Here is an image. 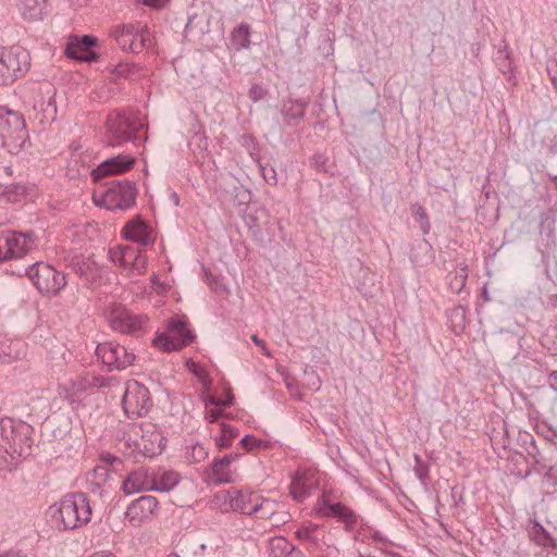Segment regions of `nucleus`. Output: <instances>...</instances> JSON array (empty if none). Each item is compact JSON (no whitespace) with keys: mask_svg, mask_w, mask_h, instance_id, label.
I'll return each mask as SVG.
<instances>
[{"mask_svg":"<svg viewBox=\"0 0 557 557\" xmlns=\"http://www.w3.org/2000/svg\"><path fill=\"white\" fill-rule=\"evenodd\" d=\"M28 133L23 115L7 107H0V140L1 146L11 154L24 148Z\"/></svg>","mask_w":557,"mask_h":557,"instance_id":"7ed1b4c3","label":"nucleus"},{"mask_svg":"<svg viewBox=\"0 0 557 557\" xmlns=\"http://www.w3.org/2000/svg\"><path fill=\"white\" fill-rule=\"evenodd\" d=\"M265 95H267V90L258 84L252 85L248 92V97L253 102H257V101L263 99Z\"/></svg>","mask_w":557,"mask_h":557,"instance_id":"5fc2aeb1","label":"nucleus"},{"mask_svg":"<svg viewBox=\"0 0 557 557\" xmlns=\"http://www.w3.org/2000/svg\"><path fill=\"white\" fill-rule=\"evenodd\" d=\"M134 32H135V25L127 24V25L116 26L111 32V35L114 37V39L116 40V44L121 47V49L127 51L132 47Z\"/></svg>","mask_w":557,"mask_h":557,"instance_id":"c756f323","label":"nucleus"},{"mask_svg":"<svg viewBox=\"0 0 557 557\" xmlns=\"http://www.w3.org/2000/svg\"><path fill=\"white\" fill-rule=\"evenodd\" d=\"M259 168L263 180L272 186L277 185V173L276 170L270 164H262L259 162Z\"/></svg>","mask_w":557,"mask_h":557,"instance_id":"c03bdc74","label":"nucleus"},{"mask_svg":"<svg viewBox=\"0 0 557 557\" xmlns=\"http://www.w3.org/2000/svg\"><path fill=\"white\" fill-rule=\"evenodd\" d=\"M108 145L120 147L137 138V133L143 127L139 119L124 111H114L107 119Z\"/></svg>","mask_w":557,"mask_h":557,"instance_id":"423d86ee","label":"nucleus"},{"mask_svg":"<svg viewBox=\"0 0 557 557\" xmlns=\"http://www.w3.org/2000/svg\"><path fill=\"white\" fill-rule=\"evenodd\" d=\"M98 39L91 35L71 36L64 53L67 58L79 62L91 63L99 59V54L94 50Z\"/></svg>","mask_w":557,"mask_h":557,"instance_id":"4468645a","label":"nucleus"},{"mask_svg":"<svg viewBox=\"0 0 557 557\" xmlns=\"http://www.w3.org/2000/svg\"><path fill=\"white\" fill-rule=\"evenodd\" d=\"M412 215L416 222L419 223L422 233L424 235L429 234L431 230V224L425 209L421 205L414 203L412 206Z\"/></svg>","mask_w":557,"mask_h":557,"instance_id":"ea45409f","label":"nucleus"},{"mask_svg":"<svg viewBox=\"0 0 557 557\" xmlns=\"http://www.w3.org/2000/svg\"><path fill=\"white\" fill-rule=\"evenodd\" d=\"M153 406L149 389L137 381L127 382L122 407L128 419L146 417Z\"/></svg>","mask_w":557,"mask_h":557,"instance_id":"1a4fd4ad","label":"nucleus"},{"mask_svg":"<svg viewBox=\"0 0 557 557\" xmlns=\"http://www.w3.org/2000/svg\"><path fill=\"white\" fill-rule=\"evenodd\" d=\"M433 247L426 239H420L412 246L410 261L414 267H425L433 262Z\"/></svg>","mask_w":557,"mask_h":557,"instance_id":"5701e85b","label":"nucleus"},{"mask_svg":"<svg viewBox=\"0 0 557 557\" xmlns=\"http://www.w3.org/2000/svg\"><path fill=\"white\" fill-rule=\"evenodd\" d=\"M135 33L138 36L140 41L146 44L147 41L150 40L149 39L150 34H149L147 26H143V27L135 26Z\"/></svg>","mask_w":557,"mask_h":557,"instance_id":"338daca9","label":"nucleus"},{"mask_svg":"<svg viewBox=\"0 0 557 557\" xmlns=\"http://www.w3.org/2000/svg\"><path fill=\"white\" fill-rule=\"evenodd\" d=\"M96 356L108 371H122L135 361V354L115 342L98 344Z\"/></svg>","mask_w":557,"mask_h":557,"instance_id":"9b49d317","label":"nucleus"},{"mask_svg":"<svg viewBox=\"0 0 557 557\" xmlns=\"http://www.w3.org/2000/svg\"><path fill=\"white\" fill-rule=\"evenodd\" d=\"M311 165L318 171H326L325 164L327 162V158L323 154H314L311 160Z\"/></svg>","mask_w":557,"mask_h":557,"instance_id":"13d9d810","label":"nucleus"},{"mask_svg":"<svg viewBox=\"0 0 557 557\" xmlns=\"http://www.w3.org/2000/svg\"><path fill=\"white\" fill-rule=\"evenodd\" d=\"M194 126H197V132L195 135H193L191 139L197 141V145L200 149H206L208 145L207 136L197 119H195Z\"/></svg>","mask_w":557,"mask_h":557,"instance_id":"8fccbe9b","label":"nucleus"},{"mask_svg":"<svg viewBox=\"0 0 557 557\" xmlns=\"http://www.w3.org/2000/svg\"><path fill=\"white\" fill-rule=\"evenodd\" d=\"M134 164L135 158L133 156L121 153L102 161L91 171V177L94 181H99L108 175L123 174L131 170Z\"/></svg>","mask_w":557,"mask_h":557,"instance_id":"f3484780","label":"nucleus"},{"mask_svg":"<svg viewBox=\"0 0 557 557\" xmlns=\"http://www.w3.org/2000/svg\"><path fill=\"white\" fill-rule=\"evenodd\" d=\"M34 428L21 420L0 419V470L16 467L33 453Z\"/></svg>","mask_w":557,"mask_h":557,"instance_id":"f257e3e1","label":"nucleus"},{"mask_svg":"<svg viewBox=\"0 0 557 557\" xmlns=\"http://www.w3.org/2000/svg\"><path fill=\"white\" fill-rule=\"evenodd\" d=\"M52 521L58 530H75L91 519V507L85 493H72L51 507Z\"/></svg>","mask_w":557,"mask_h":557,"instance_id":"f03ea898","label":"nucleus"},{"mask_svg":"<svg viewBox=\"0 0 557 557\" xmlns=\"http://www.w3.org/2000/svg\"><path fill=\"white\" fill-rule=\"evenodd\" d=\"M26 187L20 183L2 184L0 183V200L7 202H16L26 194Z\"/></svg>","mask_w":557,"mask_h":557,"instance_id":"2f4dec72","label":"nucleus"},{"mask_svg":"<svg viewBox=\"0 0 557 557\" xmlns=\"http://www.w3.org/2000/svg\"><path fill=\"white\" fill-rule=\"evenodd\" d=\"M189 456L194 462L199 463L208 458L209 451L202 444H195L190 449Z\"/></svg>","mask_w":557,"mask_h":557,"instance_id":"de8ad7c7","label":"nucleus"},{"mask_svg":"<svg viewBox=\"0 0 557 557\" xmlns=\"http://www.w3.org/2000/svg\"><path fill=\"white\" fill-rule=\"evenodd\" d=\"M494 61L498 70L508 78L511 79L513 74L511 51L508 45L499 48L494 57Z\"/></svg>","mask_w":557,"mask_h":557,"instance_id":"c85d7f7f","label":"nucleus"},{"mask_svg":"<svg viewBox=\"0 0 557 557\" xmlns=\"http://www.w3.org/2000/svg\"><path fill=\"white\" fill-rule=\"evenodd\" d=\"M529 534L531 540L540 546H556L555 540L550 536L548 531H546L545 528L539 522L533 523V525L530 528Z\"/></svg>","mask_w":557,"mask_h":557,"instance_id":"473e14b6","label":"nucleus"},{"mask_svg":"<svg viewBox=\"0 0 557 557\" xmlns=\"http://www.w3.org/2000/svg\"><path fill=\"white\" fill-rule=\"evenodd\" d=\"M231 42L236 50L247 49L250 46V26L247 23L239 24L231 33Z\"/></svg>","mask_w":557,"mask_h":557,"instance_id":"7c9ffc66","label":"nucleus"},{"mask_svg":"<svg viewBox=\"0 0 557 557\" xmlns=\"http://www.w3.org/2000/svg\"><path fill=\"white\" fill-rule=\"evenodd\" d=\"M123 251L125 252V261L123 268L127 269L133 261H136V258L140 255V252L132 246H123Z\"/></svg>","mask_w":557,"mask_h":557,"instance_id":"603ef678","label":"nucleus"},{"mask_svg":"<svg viewBox=\"0 0 557 557\" xmlns=\"http://www.w3.org/2000/svg\"><path fill=\"white\" fill-rule=\"evenodd\" d=\"M280 112L285 127L297 126L305 117L306 103L299 100L286 101L282 104Z\"/></svg>","mask_w":557,"mask_h":557,"instance_id":"4be33fe9","label":"nucleus"},{"mask_svg":"<svg viewBox=\"0 0 557 557\" xmlns=\"http://www.w3.org/2000/svg\"><path fill=\"white\" fill-rule=\"evenodd\" d=\"M543 263L545 264V272L547 277L557 284V260L555 259L553 264H550L549 258L543 255Z\"/></svg>","mask_w":557,"mask_h":557,"instance_id":"3c124183","label":"nucleus"},{"mask_svg":"<svg viewBox=\"0 0 557 557\" xmlns=\"http://www.w3.org/2000/svg\"><path fill=\"white\" fill-rule=\"evenodd\" d=\"M547 383L549 387L554 391H557V370L552 371L547 376Z\"/></svg>","mask_w":557,"mask_h":557,"instance_id":"774afa93","label":"nucleus"},{"mask_svg":"<svg viewBox=\"0 0 557 557\" xmlns=\"http://www.w3.org/2000/svg\"><path fill=\"white\" fill-rule=\"evenodd\" d=\"M317 511L322 517L337 519L344 523L346 531H352L358 524V515L342 503H332L330 499L323 498Z\"/></svg>","mask_w":557,"mask_h":557,"instance_id":"dca6fc26","label":"nucleus"},{"mask_svg":"<svg viewBox=\"0 0 557 557\" xmlns=\"http://www.w3.org/2000/svg\"><path fill=\"white\" fill-rule=\"evenodd\" d=\"M542 345L546 347L552 355L557 356V343H552L550 345V336L545 334L542 338Z\"/></svg>","mask_w":557,"mask_h":557,"instance_id":"69168bd1","label":"nucleus"},{"mask_svg":"<svg viewBox=\"0 0 557 557\" xmlns=\"http://www.w3.org/2000/svg\"><path fill=\"white\" fill-rule=\"evenodd\" d=\"M210 481L214 484H225L233 481L228 458H216L212 461L208 474Z\"/></svg>","mask_w":557,"mask_h":557,"instance_id":"393cba45","label":"nucleus"},{"mask_svg":"<svg viewBox=\"0 0 557 557\" xmlns=\"http://www.w3.org/2000/svg\"><path fill=\"white\" fill-rule=\"evenodd\" d=\"M238 436V429L222 422L221 435L215 438V444L220 449H226L232 446L233 440Z\"/></svg>","mask_w":557,"mask_h":557,"instance_id":"72a5a7b5","label":"nucleus"},{"mask_svg":"<svg viewBox=\"0 0 557 557\" xmlns=\"http://www.w3.org/2000/svg\"><path fill=\"white\" fill-rule=\"evenodd\" d=\"M146 267V258L141 256V253L136 258V261H133L127 269H129L135 274H141Z\"/></svg>","mask_w":557,"mask_h":557,"instance_id":"6e6d98bb","label":"nucleus"},{"mask_svg":"<svg viewBox=\"0 0 557 557\" xmlns=\"http://www.w3.org/2000/svg\"><path fill=\"white\" fill-rule=\"evenodd\" d=\"M414 473L418 479L425 484L429 479V466L422 460L419 455H414Z\"/></svg>","mask_w":557,"mask_h":557,"instance_id":"37998d69","label":"nucleus"},{"mask_svg":"<svg viewBox=\"0 0 557 557\" xmlns=\"http://www.w3.org/2000/svg\"><path fill=\"white\" fill-rule=\"evenodd\" d=\"M268 553L271 557H288L292 554H297L304 557L301 550L295 545L290 544L284 536H274L269 540Z\"/></svg>","mask_w":557,"mask_h":557,"instance_id":"b1692460","label":"nucleus"},{"mask_svg":"<svg viewBox=\"0 0 557 557\" xmlns=\"http://www.w3.org/2000/svg\"><path fill=\"white\" fill-rule=\"evenodd\" d=\"M223 416V410L221 408H210L206 411V419L210 422H216Z\"/></svg>","mask_w":557,"mask_h":557,"instance_id":"e2e57ef3","label":"nucleus"},{"mask_svg":"<svg viewBox=\"0 0 557 557\" xmlns=\"http://www.w3.org/2000/svg\"><path fill=\"white\" fill-rule=\"evenodd\" d=\"M158 499L151 495H144L133 500L125 512L126 518L133 525L150 519L158 510Z\"/></svg>","mask_w":557,"mask_h":557,"instance_id":"a211bd4d","label":"nucleus"},{"mask_svg":"<svg viewBox=\"0 0 557 557\" xmlns=\"http://www.w3.org/2000/svg\"><path fill=\"white\" fill-rule=\"evenodd\" d=\"M264 442L262 440L256 438L251 434L245 435L240 442L239 445L247 451H252L257 448L262 447Z\"/></svg>","mask_w":557,"mask_h":557,"instance_id":"a18cd8bd","label":"nucleus"},{"mask_svg":"<svg viewBox=\"0 0 557 557\" xmlns=\"http://www.w3.org/2000/svg\"><path fill=\"white\" fill-rule=\"evenodd\" d=\"M113 72L120 77L135 81L139 78L141 67L136 63L121 62L115 65Z\"/></svg>","mask_w":557,"mask_h":557,"instance_id":"c9c22d12","label":"nucleus"},{"mask_svg":"<svg viewBox=\"0 0 557 557\" xmlns=\"http://www.w3.org/2000/svg\"><path fill=\"white\" fill-rule=\"evenodd\" d=\"M144 5L160 10L163 9L171 0H139Z\"/></svg>","mask_w":557,"mask_h":557,"instance_id":"0e129e2a","label":"nucleus"},{"mask_svg":"<svg viewBox=\"0 0 557 557\" xmlns=\"http://www.w3.org/2000/svg\"><path fill=\"white\" fill-rule=\"evenodd\" d=\"M146 322V317L134 314L122 306L114 307L109 313L111 327L123 334L138 335Z\"/></svg>","mask_w":557,"mask_h":557,"instance_id":"ddd939ff","label":"nucleus"},{"mask_svg":"<svg viewBox=\"0 0 557 557\" xmlns=\"http://www.w3.org/2000/svg\"><path fill=\"white\" fill-rule=\"evenodd\" d=\"M137 188L129 180H111L107 183L103 193L94 194L97 206H103L108 210H127L135 205Z\"/></svg>","mask_w":557,"mask_h":557,"instance_id":"39448f33","label":"nucleus"},{"mask_svg":"<svg viewBox=\"0 0 557 557\" xmlns=\"http://www.w3.org/2000/svg\"><path fill=\"white\" fill-rule=\"evenodd\" d=\"M122 490L128 495L143 491H153V471L140 467L129 472L122 483Z\"/></svg>","mask_w":557,"mask_h":557,"instance_id":"6ab92c4d","label":"nucleus"},{"mask_svg":"<svg viewBox=\"0 0 557 557\" xmlns=\"http://www.w3.org/2000/svg\"><path fill=\"white\" fill-rule=\"evenodd\" d=\"M26 275L37 290L46 296L58 295L66 285V275L46 262L29 265Z\"/></svg>","mask_w":557,"mask_h":557,"instance_id":"0eeeda50","label":"nucleus"},{"mask_svg":"<svg viewBox=\"0 0 557 557\" xmlns=\"http://www.w3.org/2000/svg\"><path fill=\"white\" fill-rule=\"evenodd\" d=\"M91 376L92 373H85L84 375L78 376L75 381L72 382V389L74 393H86L90 388L91 385Z\"/></svg>","mask_w":557,"mask_h":557,"instance_id":"a19ab883","label":"nucleus"},{"mask_svg":"<svg viewBox=\"0 0 557 557\" xmlns=\"http://www.w3.org/2000/svg\"><path fill=\"white\" fill-rule=\"evenodd\" d=\"M235 397L233 394L228 393L224 399L218 398L214 396H209L206 405L208 406H214L220 408L230 407L234 404Z\"/></svg>","mask_w":557,"mask_h":557,"instance_id":"49530a36","label":"nucleus"},{"mask_svg":"<svg viewBox=\"0 0 557 557\" xmlns=\"http://www.w3.org/2000/svg\"><path fill=\"white\" fill-rule=\"evenodd\" d=\"M356 540H359L369 545H374L377 549H380V547L385 548V546L391 544V541H388L384 534L367 525L360 527L356 535Z\"/></svg>","mask_w":557,"mask_h":557,"instance_id":"cd10ccee","label":"nucleus"},{"mask_svg":"<svg viewBox=\"0 0 557 557\" xmlns=\"http://www.w3.org/2000/svg\"><path fill=\"white\" fill-rule=\"evenodd\" d=\"M555 223V220L549 216L548 214H542L540 220V231L544 232L547 230V234L549 235L553 232V225Z\"/></svg>","mask_w":557,"mask_h":557,"instance_id":"4d7b16f0","label":"nucleus"},{"mask_svg":"<svg viewBox=\"0 0 557 557\" xmlns=\"http://www.w3.org/2000/svg\"><path fill=\"white\" fill-rule=\"evenodd\" d=\"M119 384V381L115 376H103L100 374H94L91 376V385L92 388H111Z\"/></svg>","mask_w":557,"mask_h":557,"instance_id":"79ce46f5","label":"nucleus"},{"mask_svg":"<svg viewBox=\"0 0 557 557\" xmlns=\"http://www.w3.org/2000/svg\"><path fill=\"white\" fill-rule=\"evenodd\" d=\"M181 481L178 472L165 470L161 473L153 472V491L169 492L173 490Z\"/></svg>","mask_w":557,"mask_h":557,"instance_id":"bb28decb","label":"nucleus"},{"mask_svg":"<svg viewBox=\"0 0 557 557\" xmlns=\"http://www.w3.org/2000/svg\"><path fill=\"white\" fill-rule=\"evenodd\" d=\"M127 240L148 246L153 243L150 227L140 219L131 220L122 231Z\"/></svg>","mask_w":557,"mask_h":557,"instance_id":"412c9836","label":"nucleus"},{"mask_svg":"<svg viewBox=\"0 0 557 557\" xmlns=\"http://www.w3.org/2000/svg\"><path fill=\"white\" fill-rule=\"evenodd\" d=\"M17 7L24 18L41 20L48 7V0H17Z\"/></svg>","mask_w":557,"mask_h":557,"instance_id":"a878e982","label":"nucleus"},{"mask_svg":"<svg viewBox=\"0 0 557 557\" xmlns=\"http://www.w3.org/2000/svg\"><path fill=\"white\" fill-rule=\"evenodd\" d=\"M239 143L242 146L246 147L250 153H252V150H255L257 146L255 137L249 134L242 135Z\"/></svg>","mask_w":557,"mask_h":557,"instance_id":"bf43d9fd","label":"nucleus"},{"mask_svg":"<svg viewBox=\"0 0 557 557\" xmlns=\"http://www.w3.org/2000/svg\"><path fill=\"white\" fill-rule=\"evenodd\" d=\"M289 494L293 497V499H295L298 503H301L308 497L309 490L299 478H294L289 485Z\"/></svg>","mask_w":557,"mask_h":557,"instance_id":"58836bf2","label":"nucleus"},{"mask_svg":"<svg viewBox=\"0 0 557 557\" xmlns=\"http://www.w3.org/2000/svg\"><path fill=\"white\" fill-rule=\"evenodd\" d=\"M195 337L185 321L172 318L166 323L165 332L156 336L153 345L163 351H175L189 345Z\"/></svg>","mask_w":557,"mask_h":557,"instance_id":"9d476101","label":"nucleus"},{"mask_svg":"<svg viewBox=\"0 0 557 557\" xmlns=\"http://www.w3.org/2000/svg\"><path fill=\"white\" fill-rule=\"evenodd\" d=\"M0 59L12 82L26 73L30 65L28 51L20 46L1 49Z\"/></svg>","mask_w":557,"mask_h":557,"instance_id":"2eb2a0df","label":"nucleus"},{"mask_svg":"<svg viewBox=\"0 0 557 557\" xmlns=\"http://www.w3.org/2000/svg\"><path fill=\"white\" fill-rule=\"evenodd\" d=\"M141 431L143 434L138 447L143 454L149 458L160 455L165 446V437L153 424H147L145 429L141 426Z\"/></svg>","mask_w":557,"mask_h":557,"instance_id":"aec40b11","label":"nucleus"},{"mask_svg":"<svg viewBox=\"0 0 557 557\" xmlns=\"http://www.w3.org/2000/svg\"><path fill=\"white\" fill-rule=\"evenodd\" d=\"M109 255L114 263H117L121 267H123L125 261V252L123 251V246L111 248L109 250Z\"/></svg>","mask_w":557,"mask_h":557,"instance_id":"864d4df0","label":"nucleus"},{"mask_svg":"<svg viewBox=\"0 0 557 557\" xmlns=\"http://www.w3.org/2000/svg\"><path fill=\"white\" fill-rule=\"evenodd\" d=\"M468 278V268L463 267L455 272L448 274V286L449 289L455 294H460Z\"/></svg>","mask_w":557,"mask_h":557,"instance_id":"f704fd0d","label":"nucleus"},{"mask_svg":"<svg viewBox=\"0 0 557 557\" xmlns=\"http://www.w3.org/2000/svg\"><path fill=\"white\" fill-rule=\"evenodd\" d=\"M38 247L34 231H5L0 234V262L21 259Z\"/></svg>","mask_w":557,"mask_h":557,"instance_id":"6e6552de","label":"nucleus"},{"mask_svg":"<svg viewBox=\"0 0 557 557\" xmlns=\"http://www.w3.org/2000/svg\"><path fill=\"white\" fill-rule=\"evenodd\" d=\"M515 429L512 428L511 430L507 426L506 423H504L503 425V447L504 448H511V434L515 433Z\"/></svg>","mask_w":557,"mask_h":557,"instance_id":"680f3d73","label":"nucleus"},{"mask_svg":"<svg viewBox=\"0 0 557 557\" xmlns=\"http://www.w3.org/2000/svg\"><path fill=\"white\" fill-rule=\"evenodd\" d=\"M295 537L309 554L324 552L329 547L326 529L313 522H305L294 531Z\"/></svg>","mask_w":557,"mask_h":557,"instance_id":"f8f14e48","label":"nucleus"},{"mask_svg":"<svg viewBox=\"0 0 557 557\" xmlns=\"http://www.w3.org/2000/svg\"><path fill=\"white\" fill-rule=\"evenodd\" d=\"M225 500L243 515H255L259 519H273L275 515L276 503L251 491L227 492Z\"/></svg>","mask_w":557,"mask_h":557,"instance_id":"20e7f679","label":"nucleus"},{"mask_svg":"<svg viewBox=\"0 0 557 557\" xmlns=\"http://www.w3.org/2000/svg\"><path fill=\"white\" fill-rule=\"evenodd\" d=\"M74 271L81 276L90 281L95 277V263L82 258H74L71 262Z\"/></svg>","mask_w":557,"mask_h":557,"instance_id":"e433bc0d","label":"nucleus"},{"mask_svg":"<svg viewBox=\"0 0 557 557\" xmlns=\"http://www.w3.org/2000/svg\"><path fill=\"white\" fill-rule=\"evenodd\" d=\"M549 485L557 486V465L550 466L544 474Z\"/></svg>","mask_w":557,"mask_h":557,"instance_id":"052dcab7","label":"nucleus"},{"mask_svg":"<svg viewBox=\"0 0 557 557\" xmlns=\"http://www.w3.org/2000/svg\"><path fill=\"white\" fill-rule=\"evenodd\" d=\"M467 307L462 305L455 306L448 314V318L453 324L454 331H462L466 327L467 321Z\"/></svg>","mask_w":557,"mask_h":557,"instance_id":"4c0bfd02","label":"nucleus"},{"mask_svg":"<svg viewBox=\"0 0 557 557\" xmlns=\"http://www.w3.org/2000/svg\"><path fill=\"white\" fill-rule=\"evenodd\" d=\"M100 460L107 465V466H110L112 468L113 471H119L121 470L122 466H123V460L113 455V454H110V453H102L100 455Z\"/></svg>","mask_w":557,"mask_h":557,"instance_id":"09e8293b","label":"nucleus"}]
</instances>
